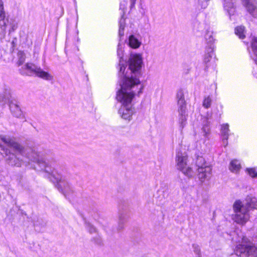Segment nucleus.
<instances>
[{
  "instance_id": "nucleus-18",
  "label": "nucleus",
  "mask_w": 257,
  "mask_h": 257,
  "mask_svg": "<svg viewBox=\"0 0 257 257\" xmlns=\"http://www.w3.org/2000/svg\"><path fill=\"white\" fill-rule=\"evenodd\" d=\"M128 45L133 49L138 48L141 42L134 35H131L128 38Z\"/></svg>"
},
{
  "instance_id": "nucleus-29",
  "label": "nucleus",
  "mask_w": 257,
  "mask_h": 257,
  "mask_svg": "<svg viewBox=\"0 0 257 257\" xmlns=\"http://www.w3.org/2000/svg\"><path fill=\"white\" fill-rule=\"evenodd\" d=\"M192 248L195 253L199 257L201 256L200 248L198 245L196 244H192Z\"/></svg>"
},
{
  "instance_id": "nucleus-10",
  "label": "nucleus",
  "mask_w": 257,
  "mask_h": 257,
  "mask_svg": "<svg viewBox=\"0 0 257 257\" xmlns=\"http://www.w3.org/2000/svg\"><path fill=\"white\" fill-rule=\"evenodd\" d=\"M194 151L196 158V165L198 167V177L200 181L203 182L205 179L210 177L212 169L209 166L206 164L204 159L196 153V150Z\"/></svg>"
},
{
  "instance_id": "nucleus-13",
  "label": "nucleus",
  "mask_w": 257,
  "mask_h": 257,
  "mask_svg": "<svg viewBox=\"0 0 257 257\" xmlns=\"http://www.w3.org/2000/svg\"><path fill=\"white\" fill-rule=\"evenodd\" d=\"M247 12L254 18H257V7L251 0H241Z\"/></svg>"
},
{
  "instance_id": "nucleus-25",
  "label": "nucleus",
  "mask_w": 257,
  "mask_h": 257,
  "mask_svg": "<svg viewBox=\"0 0 257 257\" xmlns=\"http://www.w3.org/2000/svg\"><path fill=\"white\" fill-rule=\"evenodd\" d=\"M18 61L17 63L18 66L22 65L25 62L26 59L25 54L23 51H19L18 52Z\"/></svg>"
},
{
  "instance_id": "nucleus-1",
  "label": "nucleus",
  "mask_w": 257,
  "mask_h": 257,
  "mask_svg": "<svg viewBox=\"0 0 257 257\" xmlns=\"http://www.w3.org/2000/svg\"><path fill=\"white\" fill-rule=\"evenodd\" d=\"M0 153L6 158L8 163L11 166L21 167L22 165V160L18 157L19 154L25 155L33 162H36L42 169L45 172L54 177L61 188L63 194L66 196H69L73 192L71 185L62 176H55V170L49 167L47 163L42 158L34 148L27 146L25 149L23 146H0Z\"/></svg>"
},
{
  "instance_id": "nucleus-22",
  "label": "nucleus",
  "mask_w": 257,
  "mask_h": 257,
  "mask_svg": "<svg viewBox=\"0 0 257 257\" xmlns=\"http://www.w3.org/2000/svg\"><path fill=\"white\" fill-rule=\"evenodd\" d=\"M251 45L254 55L252 59L253 60L257 67V37H254L252 39Z\"/></svg>"
},
{
  "instance_id": "nucleus-15",
  "label": "nucleus",
  "mask_w": 257,
  "mask_h": 257,
  "mask_svg": "<svg viewBox=\"0 0 257 257\" xmlns=\"http://www.w3.org/2000/svg\"><path fill=\"white\" fill-rule=\"evenodd\" d=\"M16 98L11 94L10 90L6 89L3 94H0V103L3 105L8 102L9 104L11 101Z\"/></svg>"
},
{
  "instance_id": "nucleus-12",
  "label": "nucleus",
  "mask_w": 257,
  "mask_h": 257,
  "mask_svg": "<svg viewBox=\"0 0 257 257\" xmlns=\"http://www.w3.org/2000/svg\"><path fill=\"white\" fill-rule=\"evenodd\" d=\"M19 103V102L17 98H16V99H13L11 101L10 104H9V107L11 112L15 117L19 118H24V121H26L25 116L23 114V111H22Z\"/></svg>"
},
{
  "instance_id": "nucleus-7",
  "label": "nucleus",
  "mask_w": 257,
  "mask_h": 257,
  "mask_svg": "<svg viewBox=\"0 0 257 257\" xmlns=\"http://www.w3.org/2000/svg\"><path fill=\"white\" fill-rule=\"evenodd\" d=\"M9 27V34H11L18 28V23L13 18L7 17L6 18V13L3 2H0V39H4L7 33V28Z\"/></svg>"
},
{
  "instance_id": "nucleus-30",
  "label": "nucleus",
  "mask_w": 257,
  "mask_h": 257,
  "mask_svg": "<svg viewBox=\"0 0 257 257\" xmlns=\"http://www.w3.org/2000/svg\"><path fill=\"white\" fill-rule=\"evenodd\" d=\"M194 29L199 32L202 31L203 29V24L196 21L194 23Z\"/></svg>"
},
{
  "instance_id": "nucleus-11",
  "label": "nucleus",
  "mask_w": 257,
  "mask_h": 257,
  "mask_svg": "<svg viewBox=\"0 0 257 257\" xmlns=\"http://www.w3.org/2000/svg\"><path fill=\"white\" fill-rule=\"evenodd\" d=\"M205 39L207 42V46L206 48V54L204 58V62L206 64L205 70L206 71L208 68L207 63L210 62L213 55L214 45L213 42L215 39L212 36V32L207 31L205 35Z\"/></svg>"
},
{
  "instance_id": "nucleus-2",
  "label": "nucleus",
  "mask_w": 257,
  "mask_h": 257,
  "mask_svg": "<svg viewBox=\"0 0 257 257\" xmlns=\"http://www.w3.org/2000/svg\"><path fill=\"white\" fill-rule=\"evenodd\" d=\"M140 66H139L136 71L131 70L126 73L123 81L119 83L120 88L117 91L116 98L120 102L122 106L118 110V113L121 117L128 120L131 119L132 116L134 112L132 107L133 99L137 94L140 96L142 93L144 86L141 84L140 79L137 78L133 80L131 79V74H135V76L140 75L139 70Z\"/></svg>"
},
{
  "instance_id": "nucleus-20",
  "label": "nucleus",
  "mask_w": 257,
  "mask_h": 257,
  "mask_svg": "<svg viewBox=\"0 0 257 257\" xmlns=\"http://www.w3.org/2000/svg\"><path fill=\"white\" fill-rule=\"evenodd\" d=\"M200 134L204 137L203 143L204 144L205 140L208 139L210 134V127L207 121L203 124L201 128Z\"/></svg>"
},
{
  "instance_id": "nucleus-28",
  "label": "nucleus",
  "mask_w": 257,
  "mask_h": 257,
  "mask_svg": "<svg viewBox=\"0 0 257 257\" xmlns=\"http://www.w3.org/2000/svg\"><path fill=\"white\" fill-rule=\"evenodd\" d=\"M212 102V100L210 96L204 97L203 101V106L205 108H208L210 107Z\"/></svg>"
},
{
  "instance_id": "nucleus-23",
  "label": "nucleus",
  "mask_w": 257,
  "mask_h": 257,
  "mask_svg": "<svg viewBox=\"0 0 257 257\" xmlns=\"http://www.w3.org/2000/svg\"><path fill=\"white\" fill-rule=\"evenodd\" d=\"M0 141L6 145H19L15 142L14 138L9 136H0Z\"/></svg>"
},
{
  "instance_id": "nucleus-27",
  "label": "nucleus",
  "mask_w": 257,
  "mask_h": 257,
  "mask_svg": "<svg viewBox=\"0 0 257 257\" xmlns=\"http://www.w3.org/2000/svg\"><path fill=\"white\" fill-rule=\"evenodd\" d=\"M85 225L86 229L90 233H93L96 232V228L90 222L85 221Z\"/></svg>"
},
{
  "instance_id": "nucleus-35",
  "label": "nucleus",
  "mask_w": 257,
  "mask_h": 257,
  "mask_svg": "<svg viewBox=\"0 0 257 257\" xmlns=\"http://www.w3.org/2000/svg\"><path fill=\"white\" fill-rule=\"evenodd\" d=\"M256 77H257V76H256Z\"/></svg>"
},
{
  "instance_id": "nucleus-4",
  "label": "nucleus",
  "mask_w": 257,
  "mask_h": 257,
  "mask_svg": "<svg viewBox=\"0 0 257 257\" xmlns=\"http://www.w3.org/2000/svg\"><path fill=\"white\" fill-rule=\"evenodd\" d=\"M233 209L234 214L232 215V219L238 224H244L249 218V210L257 209V198L252 195H247L244 204L240 200H236Z\"/></svg>"
},
{
  "instance_id": "nucleus-6",
  "label": "nucleus",
  "mask_w": 257,
  "mask_h": 257,
  "mask_svg": "<svg viewBox=\"0 0 257 257\" xmlns=\"http://www.w3.org/2000/svg\"><path fill=\"white\" fill-rule=\"evenodd\" d=\"M234 251L240 257H257V247L246 236H242L237 241Z\"/></svg>"
},
{
  "instance_id": "nucleus-3",
  "label": "nucleus",
  "mask_w": 257,
  "mask_h": 257,
  "mask_svg": "<svg viewBox=\"0 0 257 257\" xmlns=\"http://www.w3.org/2000/svg\"><path fill=\"white\" fill-rule=\"evenodd\" d=\"M123 45L119 42L117 46V55L119 58V70L118 72L119 77H120L119 83L121 82L126 74V73L131 70L136 71L139 66H140L139 70L140 71V75L139 76H135V74L132 73L131 75V79L133 80L136 78L140 79L142 76V67L143 64V59L141 55L139 54H131L129 58L127 64L126 62L123 60Z\"/></svg>"
},
{
  "instance_id": "nucleus-21",
  "label": "nucleus",
  "mask_w": 257,
  "mask_h": 257,
  "mask_svg": "<svg viewBox=\"0 0 257 257\" xmlns=\"http://www.w3.org/2000/svg\"><path fill=\"white\" fill-rule=\"evenodd\" d=\"M127 215L125 213H121L118 216V226L117 230L120 231L124 227V224L126 222Z\"/></svg>"
},
{
  "instance_id": "nucleus-24",
  "label": "nucleus",
  "mask_w": 257,
  "mask_h": 257,
  "mask_svg": "<svg viewBox=\"0 0 257 257\" xmlns=\"http://www.w3.org/2000/svg\"><path fill=\"white\" fill-rule=\"evenodd\" d=\"M244 27L241 26L237 27L235 29V34L241 39H244L245 37L244 35Z\"/></svg>"
},
{
  "instance_id": "nucleus-17",
  "label": "nucleus",
  "mask_w": 257,
  "mask_h": 257,
  "mask_svg": "<svg viewBox=\"0 0 257 257\" xmlns=\"http://www.w3.org/2000/svg\"><path fill=\"white\" fill-rule=\"evenodd\" d=\"M241 168V166L239 161L236 159L232 160L229 165V170L233 173H238Z\"/></svg>"
},
{
  "instance_id": "nucleus-16",
  "label": "nucleus",
  "mask_w": 257,
  "mask_h": 257,
  "mask_svg": "<svg viewBox=\"0 0 257 257\" xmlns=\"http://www.w3.org/2000/svg\"><path fill=\"white\" fill-rule=\"evenodd\" d=\"M229 131V125L228 123H224L221 125V137L224 145H228Z\"/></svg>"
},
{
  "instance_id": "nucleus-14",
  "label": "nucleus",
  "mask_w": 257,
  "mask_h": 257,
  "mask_svg": "<svg viewBox=\"0 0 257 257\" xmlns=\"http://www.w3.org/2000/svg\"><path fill=\"white\" fill-rule=\"evenodd\" d=\"M223 7L230 17L233 16L235 12V3L236 0H223Z\"/></svg>"
},
{
  "instance_id": "nucleus-19",
  "label": "nucleus",
  "mask_w": 257,
  "mask_h": 257,
  "mask_svg": "<svg viewBox=\"0 0 257 257\" xmlns=\"http://www.w3.org/2000/svg\"><path fill=\"white\" fill-rule=\"evenodd\" d=\"M125 26V20L124 18V13L121 15V18L119 21V30H118V36L119 37V41H121V39L124 36V31Z\"/></svg>"
},
{
  "instance_id": "nucleus-33",
  "label": "nucleus",
  "mask_w": 257,
  "mask_h": 257,
  "mask_svg": "<svg viewBox=\"0 0 257 257\" xmlns=\"http://www.w3.org/2000/svg\"><path fill=\"white\" fill-rule=\"evenodd\" d=\"M101 242V239L100 238H97V241H96V243H100Z\"/></svg>"
},
{
  "instance_id": "nucleus-9",
  "label": "nucleus",
  "mask_w": 257,
  "mask_h": 257,
  "mask_svg": "<svg viewBox=\"0 0 257 257\" xmlns=\"http://www.w3.org/2000/svg\"><path fill=\"white\" fill-rule=\"evenodd\" d=\"M177 102L178 119L180 127L182 130L187 123V104L185 99L184 94L182 89L177 91L176 95Z\"/></svg>"
},
{
  "instance_id": "nucleus-34",
  "label": "nucleus",
  "mask_w": 257,
  "mask_h": 257,
  "mask_svg": "<svg viewBox=\"0 0 257 257\" xmlns=\"http://www.w3.org/2000/svg\"><path fill=\"white\" fill-rule=\"evenodd\" d=\"M2 0H0V2H2Z\"/></svg>"
},
{
  "instance_id": "nucleus-31",
  "label": "nucleus",
  "mask_w": 257,
  "mask_h": 257,
  "mask_svg": "<svg viewBox=\"0 0 257 257\" xmlns=\"http://www.w3.org/2000/svg\"><path fill=\"white\" fill-rule=\"evenodd\" d=\"M209 0H198V4L202 9H205L208 6Z\"/></svg>"
},
{
  "instance_id": "nucleus-8",
  "label": "nucleus",
  "mask_w": 257,
  "mask_h": 257,
  "mask_svg": "<svg viewBox=\"0 0 257 257\" xmlns=\"http://www.w3.org/2000/svg\"><path fill=\"white\" fill-rule=\"evenodd\" d=\"M19 72L22 75L36 76L46 80H51L53 78L52 75L43 71L40 67L33 63H27L24 67L19 69Z\"/></svg>"
},
{
  "instance_id": "nucleus-32",
  "label": "nucleus",
  "mask_w": 257,
  "mask_h": 257,
  "mask_svg": "<svg viewBox=\"0 0 257 257\" xmlns=\"http://www.w3.org/2000/svg\"><path fill=\"white\" fill-rule=\"evenodd\" d=\"M136 0H130V9L132 10L135 8Z\"/></svg>"
},
{
  "instance_id": "nucleus-5",
  "label": "nucleus",
  "mask_w": 257,
  "mask_h": 257,
  "mask_svg": "<svg viewBox=\"0 0 257 257\" xmlns=\"http://www.w3.org/2000/svg\"><path fill=\"white\" fill-rule=\"evenodd\" d=\"M188 147V146H180L177 149L175 161L177 169L181 171L185 176L190 178L193 175V171L187 164L188 155L186 150Z\"/></svg>"
},
{
  "instance_id": "nucleus-26",
  "label": "nucleus",
  "mask_w": 257,
  "mask_h": 257,
  "mask_svg": "<svg viewBox=\"0 0 257 257\" xmlns=\"http://www.w3.org/2000/svg\"><path fill=\"white\" fill-rule=\"evenodd\" d=\"M251 178H254L257 177V170L255 168H247L245 170Z\"/></svg>"
}]
</instances>
